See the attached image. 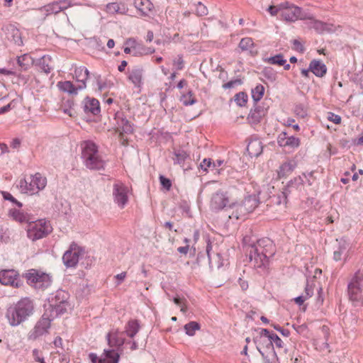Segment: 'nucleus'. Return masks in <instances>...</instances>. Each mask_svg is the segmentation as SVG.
<instances>
[{
	"label": "nucleus",
	"instance_id": "obj_1",
	"mask_svg": "<svg viewBox=\"0 0 363 363\" xmlns=\"http://www.w3.org/2000/svg\"><path fill=\"white\" fill-rule=\"evenodd\" d=\"M34 310L33 300L28 297L22 298L6 309V318L11 326L16 327L28 320Z\"/></svg>",
	"mask_w": 363,
	"mask_h": 363
},
{
	"label": "nucleus",
	"instance_id": "obj_2",
	"mask_svg": "<svg viewBox=\"0 0 363 363\" xmlns=\"http://www.w3.org/2000/svg\"><path fill=\"white\" fill-rule=\"evenodd\" d=\"M275 252V247L269 239L259 240L251 247L250 259L255 267L266 269L269 264V258Z\"/></svg>",
	"mask_w": 363,
	"mask_h": 363
},
{
	"label": "nucleus",
	"instance_id": "obj_3",
	"mask_svg": "<svg viewBox=\"0 0 363 363\" xmlns=\"http://www.w3.org/2000/svg\"><path fill=\"white\" fill-rule=\"evenodd\" d=\"M272 332L267 329H260L254 338L257 349L269 363H277L278 357L273 346Z\"/></svg>",
	"mask_w": 363,
	"mask_h": 363
},
{
	"label": "nucleus",
	"instance_id": "obj_4",
	"mask_svg": "<svg viewBox=\"0 0 363 363\" xmlns=\"http://www.w3.org/2000/svg\"><path fill=\"white\" fill-rule=\"evenodd\" d=\"M69 298V293L62 289H58L50 295L48 298L50 304L48 310L52 313V317H58L67 313L70 308Z\"/></svg>",
	"mask_w": 363,
	"mask_h": 363
},
{
	"label": "nucleus",
	"instance_id": "obj_5",
	"mask_svg": "<svg viewBox=\"0 0 363 363\" xmlns=\"http://www.w3.org/2000/svg\"><path fill=\"white\" fill-rule=\"evenodd\" d=\"M259 201L255 196H247L242 202L230 206L232 211L229 214V218L230 219L244 220L250 213L254 211Z\"/></svg>",
	"mask_w": 363,
	"mask_h": 363
},
{
	"label": "nucleus",
	"instance_id": "obj_6",
	"mask_svg": "<svg viewBox=\"0 0 363 363\" xmlns=\"http://www.w3.org/2000/svg\"><path fill=\"white\" fill-rule=\"evenodd\" d=\"M350 301L354 306H363V274L357 272L347 286Z\"/></svg>",
	"mask_w": 363,
	"mask_h": 363
},
{
	"label": "nucleus",
	"instance_id": "obj_7",
	"mask_svg": "<svg viewBox=\"0 0 363 363\" xmlns=\"http://www.w3.org/2000/svg\"><path fill=\"white\" fill-rule=\"evenodd\" d=\"M56 317L52 316V313L46 310L41 318L37 322L34 328L28 333V340H35L39 337L48 332L51 321Z\"/></svg>",
	"mask_w": 363,
	"mask_h": 363
},
{
	"label": "nucleus",
	"instance_id": "obj_8",
	"mask_svg": "<svg viewBox=\"0 0 363 363\" xmlns=\"http://www.w3.org/2000/svg\"><path fill=\"white\" fill-rule=\"evenodd\" d=\"M51 226L45 220H38L36 222H30L27 234L28 237L33 241L41 239L51 232Z\"/></svg>",
	"mask_w": 363,
	"mask_h": 363
},
{
	"label": "nucleus",
	"instance_id": "obj_9",
	"mask_svg": "<svg viewBox=\"0 0 363 363\" xmlns=\"http://www.w3.org/2000/svg\"><path fill=\"white\" fill-rule=\"evenodd\" d=\"M28 283L35 289L44 290L51 284L49 274L40 272L36 269H30L26 275Z\"/></svg>",
	"mask_w": 363,
	"mask_h": 363
},
{
	"label": "nucleus",
	"instance_id": "obj_10",
	"mask_svg": "<svg viewBox=\"0 0 363 363\" xmlns=\"http://www.w3.org/2000/svg\"><path fill=\"white\" fill-rule=\"evenodd\" d=\"M84 250L72 242L67 250L65 251L62 256V262L66 267H74L84 255Z\"/></svg>",
	"mask_w": 363,
	"mask_h": 363
},
{
	"label": "nucleus",
	"instance_id": "obj_11",
	"mask_svg": "<svg viewBox=\"0 0 363 363\" xmlns=\"http://www.w3.org/2000/svg\"><path fill=\"white\" fill-rule=\"evenodd\" d=\"M130 189L128 186L120 182H116L113 187V196L114 202L118 207L123 209L128 201V194Z\"/></svg>",
	"mask_w": 363,
	"mask_h": 363
},
{
	"label": "nucleus",
	"instance_id": "obj_12",
	"mask_svg": "<svg viewBox=\"0 0 363 363\" xmlns=\"http://www.w3.org/2000/svg\"><path fill=\"white\" fill-rule=\"evenodd\" d=\"M282 11L281 18L284 21L294 22L302 16L301 8L289 1L281 3Z\"/></svg>",
	"mask_w": 363,
	"mask_h": 363
},
{
	"label": "nucleus",
	"instance_id": "obj_13",
	"mask_svg": "<svg viewBox=\"0 0 363 363\" xmlns=\"http://www.w3.org/2000/svg\"><path fill=\"white\" fill-rule=\"evenodd\" d=\"M25 184V189L27 191H29L31 194L38 192L40 190L43 189L47 184V179L45 177H43L40 173H36L34 176L30 177L29 184L24 180L21 181V186L23 187V184Z\"/></svg>",
	"mask_w": 363,
	"mask_h": 363
},
{
	"label": "nucleus",
	"instance_id": "obj_14",
	"mask_svg": "<svg viewBox=\"0 0 363 363\" xmlns=\"http://www.w3.org/2000/svg\"><path fill=\"white\" fill-rule=\"evenodd\" d=\"M277 143L281 147L294 151L300 147L301 139L294 135L289 136L286 132L283 131L277 137Z\"/></svg>",
	"mask_w": 363,
	"mask_h": 363
},
{
	"label": "nucleus",
	"instance_id": "obj_15",
	"mask_svg": "<svg viewBox=\"0 0 363 363\" xmlns=\"http://www.w3.org/2000/svg\"><path fill=\"white\" fill-rule=\"evenodd\" d=\"M0 283L14 288H19L21 286L18 274L13 269L1 270L0 272Z\"/></svg>",
	"mask_w": 363,
	"mask_h": 363
},
{
	"label": "nucleus",
	"instance_id": "obj_16",
	"mask_svg": "<svg viewBox=\"0 0 363 363\" xmlns=\"http://www.w3.org/2000/svg\"><path fill=\"white\" fill-rule=\"evenodd\" d=\"M133 6L141 17H150L155 13V6L150 0H134Z\"/></svg>",
	"mask_w": 363,
	"mask_h": 363
},
{
	"label": "nucleus",
	"instance_id": "obj_17",
	"mask_svg": "<svg viewBox=\"0 0 363 363\" xmlns=\"http://www.w3.org/2000/svg\"><path fill=\"white\" fill-rule=\"evenodd\" d=\"M119 354L114 350H104L100 357L92 354V363H118Z\"/></svg>",
	"mask_w": 363,
	"mask_h": 363
},
{
	"label": "nucleus",
	"instance_id": "obj_18",
	"mask_svg": "<svg viewBox=\"0 0 363 363\" xmlns=\"http://www.w3.org/2000/svg\"><path fill=\"white\" fill-rule=\"evenodd\" d=\"M228 203L229 199L226 194L218 191L212 196L210 206L213 211H220L227 206Z\"/></svg>",
	"mask_w": 363,
	"mask_h": 363
},
{
	"label": "nucleus",
	"instance_id": "obj_19",
	"mask_svg": "<svg viewBox=\"0 0 363 363\" xmlns=\"http://www.w3.org/2000/svg\"><path fill=\"white\" fill-rule=\"evenodd\" d=\"M296 167V162L294 160L287 159L283 162L277 169V179L286 178L294 170Z\"/></svg>",
	"mask_w": 363,
	"mask_h": 363
},
{
	"label": "nucleus",
	"instance_id": "obj_20",
	"mask_svg": "<svg viewBox=\"0 0 363 363\" xmlns=\"http://www.w3.org/2000/svg\"><path fill=\"white\" fill-rule=\"evenodd\" d=\"M125 45H129V47L133 49V55H149L152 54L155 52V49L152 48H146L141 43L137 42L135 38H128L126 40L125 43Z\"/></svg>",
	"mask_w": 363,
	"mask_h": 363
},
{
	"label": "nucleus",
	"instance_id": "obj_21",
	"mask_svg": "<svg viewBox=\"0 0 363 363\" xmlns=\"http://www.w3.org/2000/svg\"><path fill=\"white\" fill-rule=\"evenodd\" d=\"M128 10V4L123 1L108 3L105 7V11L110 15H125Z\"/></svg>",
	"mask_w": 363,
	"mask_h": 363
},
{
	"label": "nucleus",
	"instance_id": "obj_22",
	"mask_svg": "<svg viewBox=\"0 0 363 363\" xmlns=\"http://www.w3.org/2000/svg\"><path fill=\"white\" fill-rule=\"evenodd\" d=\"M7 39L17 46L23 45L21 33L13 25H9L6 27Z\"/></svg>",
	"mask_w": 363,
	"mask_h": 363
},
{
	"label": "nucleus",
	"instance_id": "obj_23",
	"mask_svg": "<svg viewBox=\"0 0 363 363\" xmlns=\"http://www.w3.org/2000/svg\"><path fill=\"white\" fill-rule=\"evenodd\" d=\"M267 114V110L262 107L257 106L253 109H251L248 116L247 121L251 124H257L265 117Z\"/></svg>",
	"mask_w": 363,
	"mask_h": 363
},
{
	"label": "nucleus",
	"instance_id": "obj_24",
	"mask_svg": "<svg viewBox=\"0 0 363 363\" xmlns=\"http://www.w3.org/2000/svg\"><path fill=\"white\" fill-rule=\"evenodd\" d=\"M107 340L111 347L121 346L125 341L124 334L117 329H112L107 335Z\"/></svg>",
	"mask_w": 363,
	"mask_h": 363
},
{
	"label": "nucleus",
	"instance_id": "obj_25",
	"mask_svg": "<svg viewBox=\"0 0 363 363\" xmlns=\"http://www.w3.org/2000/svg\"><path fill=\"white\" fill-rule=\"evenodd\" d=\"M309 70L318 77H323L327 73L326 65L319 60H313L309 64Z\"/></svg>",
	"mask_w": 363,
	"mask_h": 363
},
{
	"label": "nucleus",
	"instance_id": "obj_26",
	"mask_svg": "<svg viewBox=\"0 0 363 363\" xmlns=\"http://www.w3.org/2000/svg\"><path fill=\"white\" fill-rule=\"evenodd\" d=\"M60 7L58 6L57 1L48 4L38 9V11L40 14V20L44 21L47 16L51 14H57L60 12Z\"/></svg>",
	"mask_w": 363,
	"mask_h": 363
},
{
	"label": "nucleus",
	"instance_id": "obj_27",
	"mask_svg": "<svg viewBox=\"0 0 363 363\" xmlns=\"http://www.w3.org/2000/svg\"><path fill=\"white\" fill-rule=\"evenodd\" d=\"M117 125L116 127V132L119 133L121 139H122L123 133H129L133 132L131 123L125 118L116 116Z\"/></svg>",
	"mask_w": 363,
	"mask_h": 363
},
{
	"label": "nucleus",
	"instance_id": "obj_28",
	"mask_svg": "<svg viewBox=\"0 0 363 363\" xmlns=\"http://www.w3.org/2000/svg\"><path fill=\"white\" fill-rule=\"evenodd\" d=\"M89 70L86 67H79L77 68L74 71L75 78L77 84V88L79 89H82L86 87V81L89 77Z\"/></svg>",
	"mask_w": 363,
	"mask_h": 363
},
{
	"label": "nucleus",
	"instance_id": "obj_29",
	"mask_svg": "<svg viewBox=\"0 0 363 363\" xmlns=\"http://www.w3.org/2000/svg\"><path fill=\"white\" fill-rule=\"evenodd\" d=\"M82 158L87 168L91 169V141L86 140L81 144Z\"/></svg>",
	"mask_w": 363,
	"mask_h": 363
},
{
	"label": "nucleus",
	"instance_id": "obj_30",
	"mask_svg": "<svg viewBox=\"0 0 363 363\" xmlns=\"http://www.w3.org/2000/svg\"><path fill=\"white\" fill-rule=\"evenodd\" d=\"M128 79L136 86H140L143 79V69L140 67H134L130 70Z\"/></svg>",
	"mask_w": 363,
	"mask_h": 363
},
{
	"label": "nucleus",
	"instance_id": "obj_31",
	"mask_svg": "<svg viewBox=\"0 0 363 363\" xmlns=\"http://www.w3.org/2000/svg\"><path fill=\"white\" fill-rule=\"evenodd\" d=\"M38 66L46 74H49L54 67V62L50 55H44L38 60Z\"/></svg>",
	"mask_w": 363,
	"mask_h": 363
},
{
	"label": "nucleus",
	"instance_id": "obj_32",
	"mask_svg": "<svg viewBox=\"0 0 363 363\" xmlns=\"http://www.w3.org/2000/svg\"><path fill=\"white\" fill-rule=\"evenodd\" d=\"M247 150L251 156L257 157L262 152V145L259 140H251L247 147Z\"/></svg>",
	"mask_w": 363,
	"mask_h": 363
},
{
	"label": "nucleus",
	"instance_id": "obj_33",
	"mask_svg": "<svg viewBox=\"0 0 363 363\" xmlns=\"http://www.w3.org/2000/svg\"><path fill=\"white\" fill-rule=\"evenodd\" d=\"M57 86L62 91L67 92L70 94H76L77 93V90H80L77 88V85H74L69 81L60 82L57 84Z\"/></svg>",
	"mask_w": 363,
	"mask_h": 363
},
{
	"label": "nucleus",
	"instance_id": "obj_34",
	"mask_svg": "<svg viewBox=\"0 0 363 363\" xmlns=\"http://www.w3.org/2000/svg\"><path fill=\"white\" fill-rule=\"evenodd\" d=\"M9 216L13 218L16 221L21 223L30 222L29 216L19 210L10 209L9 211Z\"/></svg>",
	"mask_w": 363,
	"mask_h": 363
},
{
	"label": "nucleus",
	"instance_id": "obj_35",
	"mask_svg": "<svg viewBox=\"0 0 363 363\" xmlns=\"http://www.w3.org/2000/svg\"><path fill=\"white\" fill-rule=\"evenodd\" d=\"M125 333L130 337H133L140 329V325L138 320H130L125 325Z\"/></svg>",
	"mask_w": 363,
	"mask_h": 363
},
{
	"label": "nucleus",
	"instance_id": "obj_36",
	"mask_svg": "<svg viewBox=\"0 0 363 363\" xmlns=\"http://www.w3.org/2000/svg\"><path fill=\"white\" fill-rule=\"evenodd\" d=\"M95 145L92 143V169H101L104 168V162L101 157L96 154Z\"/></svg>",
	"mask_w": 363,
	"mask_h": 363
},
{
	"label": "nucleus",
	"instance_id": "obj_37",
	"mask_svg": "<svg viewBox=\"0 0 363 363\" xmlns=\"http://www.w3.org/2000/svg\"><path fill=\"white\" fill-rule=\"evenodd\" d=\"M254 48V43L251 38H244L239 43V48L242 51H250L252 52Z\"/></svg>",
	"mask_w": 363,
	"mask_h": 363
},
{
	"label": "nucleus",
	"instance_id": "obj_38",
	"mask_svg": "<svg viewBox=\"0 0 363 363\" xmlns=\"http://www.w3.org/2000/svg\"><path fill=\"white\" fill-rule=\"evenodd\" d=\"M264 87L262 84L257 85L252 89V97L255 101H259L264 96Z\"/></svg>",
	"mask_w": 363,
	"mask_h": 363
},
{
	"label": "nucleus",
	"instance_id": "obj_39",
	"mask_svg": "<svg viewBox=\"0 0 363 363\" xmlns=\"http://www.w3.org/2000/svg\"><path fill=\"white\" fill-rule=\"evenodd\" d=\"M200 329V325L197 322L191 321L184 325L186 333L189 336L195 335L196 331Z\"/></svg>",
	"mask_w": 363,
	"mask_h": 363
},
{
	"label": "nucleus",
	"instance_id": "obj_40",
	"mask_svg": "<svg viewBox=\"0 0 363 363\" xmlns=\"http://www.w3.org/2000/svg\"><path fill=\"white\" fill-rule=\"evenodd\" d=\"M248 100V96L246 93L245 92H239L238 94H235L234 96V101L236 103V104L239 106H245Z\"/></svg>",
	"mask_w": 363,
	"mask_h": 363
},
{
	"label": "nucleus",
	"instance_id": "obj_41",
	"mask_svg": "<svg viewBox=\"0 0 363 363\" xmlns=\"http://www.w3.org/2000/svg\"><path fill=\"white\" fill-rule=\"evenodd\" d=\"M267 62L271 65L282 66L286 62V60L284 58L282 55L279 54L267 58Z\"/></svg>",
	"mask_w": 363,
	"mask_h": 363
},
{
	"label": "nucleus",
	"instance_id": "obj_42",
	"mask_svg": "<svg viewBox=\"0 0 363 363\" xmlns=\"http://www.w3.org/2000/svg\"><path fill=\"white\" fill-rule=\"evenodd\" d=\"M30 60V56L27 54H24L18 57L17 62L23 70H26L29 67Z\"/></svg>",
	"mask_w": 363,
	"mask_h": 363
},
{
	"label": "nucleus",
	"instance_id": "obj_43",
	"mask_svg": "<svg viewBox=\"0 0 363 363\" xmlns=\"http://www.w3.org/2000/svg\"><path fill=\"white\" fill-rule=\"evenodd\" d=\"M180 101L185 106L191 105L195 103V99L191 91L183 94L180 98Z\"/></svg>",
	"mask_w": 363,
	"mask_h": 363
},
{
	"label": "nucleus",
	"instance_id": "obj_44",
	"mask_svg": "<svg viewBox=\"0 0 363 363\" xmlns=\"http://www.w3.org/2000/svg\"><path fill=\"white\" fill-rule=\"evenodd\" d=\"M281 11H282L281 3L277 6L271 5L267 9V11L269 13V14L272 16H277L278 14H279L281 16Z\"/></svg>",
	"mask_w": 363,
	"mask_h": 363
},
{
	"label": "nucleus",
	"instance_id": "obj_45",
	"mask_svg": "<svg viewBox=\"0 0 363 363\" xmlns=\"http://www.w3.org/2000/svg\"><path fill=\"white\" fill-rule=\"evenodd\" d=\"M189 157V155L185 152H178L174 154V162L183 164L184 162L186 160V159Z\"/></svg>",
	"mask_w": 363,
	"mask_h": 363
},
{
	"label": "nucleus",
	"instance_id": "obj_46",
	"mask_svg": "<svg viewBox=\"0 0 363 363\" xmlns=\"http://www.w3.org/2000/svg\"><path fill=\"white\" fill-rule=\"evenodd\" d=\"M196 13L199 16H206L208 13V9L205 5H203L201 2H199L196 5Z\"/></svg>",
	"mask_w": 363,
	"mask_h": 363
},
{
	"label": "nucleus",
	"instance_id": "obj_47",
	"mask_svg": "<svg viewBox=\"0 0 363 363\" xmlns=\"http://www.w3.org/2000/svg\"><path fill=\"white\" fill-rule=\"evenodd\" d=\"M1 194L5 200L11 201L12 203L17 205L18 207L22 206V203L18 201L10 193L2 191Z\"/></svg>",
	"mask_w": 363,
	"mask_h": 363
},
{
	"label": "nucleus",
	"instance_id": "obj_48",
	"mask_svg": "<svg viewBox=\"0 0 363 363\" xmlns=\"http://www.w3.org/2000/svg\"><path fill=\"white\" fill-rule=\"evenodd\" d=\"M200 167L203 172H207L208 169H213L211 159H203L200 164Z\"/></svg>",
	"mask_w": 363,
	"mask_h": 363
},
{
	"label": "nucleus",
	"instance_id": "obj_49",
	"mask_svg": "<svg viewBox=\"0 0 363 363\" xmlns=\"http://www.w3.org/2000/svg\"><path fill=\"white\" fill-rule=\"evenodd\" d=\"M272 335L273 337V345H274L278 350H283L284 344L281 339L273 332Z\"/></svg>",
	"mask_w": 363,
	"mask_h": 363
},
{
	"label": "nucleus",
	"instance_id": "obj_50",
	"mask_svg": "<svg viewBox=\"0 0 363 363\" xmlns=\"http://www.w3.org/2000/svg\"><path fill=\"white\" fill-rule=\"evenodd\" d=\"M327 119L337 125L340 124L342 121V118L339 115L332 112L327 113Z\"/></svg>",
	"mask_w": 363,
	"mask_h": 363
},
{
	"label": "nucleus",
	"instance_id": "obj_51",
	"mask_svg": "<svg viewBox=\"0 0 363 363\" xmlns=\"http://www.w3.org/2000/svg\"><path fill=\"white\" fill-rule=\"evenodd\" d=\"M57 5L59 7H60V11H62L69 7H71L73 6V4L70 0H59L57 1Z\"/></svg>",
	"mask_w": 363,
	"mask_h": 363
},
{
	"label": "nucleus",
	"instance_id": "obj_52",
	"mask_svg": "<svg viewBox=\"0 0 363 363\" xmlns=\"http://www.w3.org/2000/svg\"><path fill=\"white\" fill-rule=\"evenodd\" d=\"M292 45H293V47L292 48L296 50V51H298L299 52H303L305 49H304V47L303 45V44L298 40H294L292 41Z\"/></svg>",
	"mask_w": 363,
	"mask_h": 363
},
{
	"label": "nucleus",
	"instance_id": "obj_53",
	"mask_svg": "<svg viewBox=\"0 0 363 363\" xmlns=\"http://www.w3.org/2000/svg\"><path fill=\"white\" fill-rule=\"evenodd\" d=\"M82 106L85 113L88 114L91 112V99L89 96H86L82 101Z\"/></svg>",
	"mask_w": 363,
	"mask_h": 363
},
{
	"label": "nucleus",
	"instance_id": "obj_54",
	"mask_svg": "<svg viewBox=\"0 0 363 363\" xmlns=\"http://www.w3.org/2000/svg\"><path fill=\"white\" fill-rule=\"evenodd\" d=\"M173 65L177 70H181L184 67V60L182 57L179 55L173 62Z\"/></svg>",
	"mask_w": 363,
	"mask_h": 363
},
{
	"label": "nucleus",
	"instance_id": "obj_55",
	"mask_svg": "<svg viewBox=\"0 0 363 363\" xmlns=\"http://www.w3.org/2000/svg\"><path fill=\"white\" fill-rule=\"evenodd\" d=\"M313 288L312 285L307 284V285L306 286V288H305V291L302 295H303V296L306 297V299L307 300L309 298H311L313 296Z\"/></svg>",
	"mask_w": 363,
	"mask_h": 363
},
{
	"label": "nucleus",
	"instance_id": "obj_56",
	"mask_svg": "<svg viewBox=\"0 0 363 363\" xmlns=\"http://www.w3.org/2000/svg\"><path fill=\"white\" fill-rule=\"evenodd\" d=\"M345 250V247H340L337 250H335L333 253V259L335 261H340L342 259V255Z\"/></svg>",
	"mask_w": 363,
	"mask_h": 363
},
{
	"label": "nucleus",
	"instance_id": "obj_57",
	"mask_svg": "<svg viewBox=\"0 0 363 363\" xmlns=\"http://www.w3.org/2000/svg\"><path fill=\"white\" fill-rule=\"evenodd\" d=\"M56 353L58 354V355L60 357L59 361L61 363L69 362V356L68 355L67 353H63L62 352H61L60 350H57Z\"/></svg>",
	"mask_w": 363,
	"mask_h": 363
},
{
	"label": "nucleus",
	"instance_id": "obj_58",
	"mask_svg": "<svg viewBox=\"0 0 363 363\" xmlns=\"http://www.w3.org/2000/svg\"><path fill=\"white\" fill-rule=\"evenodd\" d=\"M160 183L167 190H169L172 186V183H171V181L167 179V178H165L163 176H160Z\"/></svg>",
	"mask_w": 363,
	"mask_h": 363
},
{
	"label": "nucleus",
	"instance_id": "obj_59",
	"mask_svg": "<svg viewBox=\"0 0 363 363\" xmlns=\"http://www.w3.org/2000/svg\"><path fill=\"white\" fill-rule=\"evenodd\" d=\"M100 112V106L98 100L92 98V114L96 115Z\"/></svg>",
	"mask_w": 363,
	"mask_h": 363
},
{
	"label": "nucleus",
	"instance_id": "obj_60",
	"mask_svg": "<svg viewBox=\"0 0 363 363\" xmlns=\"http://www.w3.org/2000/svg\"><path fill=\"white\" fill-rule=\"evenodd\" d=\"M33 357L36 362L40 363H46L44 360V358L40 357V351L38 349H34L33 350Z\"/></svg>",
	"mask_w": 363,
	"mask_h": 363
},
{
	"label": "nucleus",
	"instance_id": "obj_61",
	"mask_svg": "<svg viewBox=\"0 0 363 363\" xmlns=\"http://www.w3.org/2000/svg\"><path fill=\"white\" fill-rule=\"evenodd\" d=\"M126 275H127L126 272H121V274H116L114 277V278L118 280L117 285H120L124 281V279L126 277Z\"/></svg>",
	"mask_w": 363,
	"mask_h": 363
},
{
	"label": "nucleus",
	"instance_id": "obj_62",
	"mask_svg": "<svg viewBox=\"0 0 363 363\" xmlns=\"http://www.w3.org/2000/svg\"><path fill=\"white\" fill-rule=\"evenodd\" d=\"M295 123V120L292 118H287L284 119L282 124L285 126L290 127Z\"/></svg>",
	"mask_w": 363,
	"mask_h": 363
},
{
	"label": "nucleus",
	"instance_id": "obj_63",
	"mask_svg": "<svg viewBox=\"0 0 363 363\" xmlns=\"http://www.w3.org/2000/svg\"><path fill=\"white\" fill-rule=\"evenodd\" d=\"M306 301V297H304L303 295H301L294 298L295 303L299 306L302 305L304 303V301Z\"/></svg>",
	"mask_w": 363,
	"mask_h": 363
},
{
	"label": "nucleus",
	"instance_id": "obj_64",
	"mask_svg": "<svg viewBox=\"0 0 363 363\" xmlns=\"http://www.w3.org/2000/svg\"><path fill=\"white\" fill-rule=\"evenodd\" d=\"M20 145L21 141L18 138H14L11 143V147H13V149L18 148Z\"/></svg>",
	"mask_w": 363,
	"mask_h": 363
}]
</instances>
